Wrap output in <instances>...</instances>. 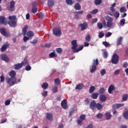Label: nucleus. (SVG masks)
Listing matches in <instances>:
<instances>
[{
    "instance_id": "9b49d317",
    "label": "nucleus",
    "mask_w": 128,
    "mask_h": 128,
    "mask_svg": "<svg viewBox=\"0 0 128 128\" xmlns=\"http://www.w3.org/2000/svg\"><path fill=\"white\" fill-rule=\"evenodd\" d=\"M18 22V21L16 20H10V21L8 24L11 28H16V24Z\"/></svg>"
},
{
    "instance_id": "a19ab883",
    "label": "nucleus",
    "mask_w": 128,
    "mask_h": 128,
    "mask_svg": "<svg viewBox=\"0 0 128 128\" xmlns=\"http://www.w3.org/2000/svg\"><path fill=\"white\" fill-rule=\"evenodd\" d=\"M97 26L98 28H100V30H102V28H104V25H102V22H98L97 24Z\"/></svg>"
},
{
    "instance_id": "4d7b16f0",
    "label": "nucleus",
    "mask_w": 128,
    "mask_h": 128,
    "mask_svg": "<svg viewBox=\"0 0 128 128\" xmlns=\"http://www.w3.org/2000/svg\"><path fill=\"white\" fill-rule=\"evenodd\" d=\"M32 14H36L38 12V8H32Z\"/></svg>"
},
{
    "instance_id": "7ed1b4c3",
    "label": "nucleus",
    "mask_w": 128,
    "mask_h": 128,
    "mask_svg": "<svg viewBox=\"0 0 128 128\" xmlns=\"http://www.w3.org/2000/svg\"><path fill=\"white\" fill-rule=\"evenodd\" d=\"M105 18L106 20H107V26L110 28H112L114 25V23L112 22L114 19L111 17H110L108 16H106Z\"/></svg>"
},
{
    "instance_id": "bb28decb",
    "label": "nucleus",
    "mask_w": 128,
    "mask_h": 128,
    "mask_svg": "<svg viewBox=\"0 0 128 128\" xmlns=\"http://www.w3.org/2000/svg\"><path fill=\"white\" fill-rule=\"evenodd\" d=\"M122 43V37H120L117 39L116 46H120V44Z\"/></svg>"
},
{
    "instance_id": "423d86ee",
    "label": "nucleus",
    "mask_w": 128,
    "mask_h": 128,
    "mask_svg": "<svg viewBox=\"0 0 128 128\" xmlns=\"http://www.w3.org/2000/svg\"><path fill=\"white\" fill-rule=\"evenodd\" d=\"M16 5V2L14 0H12L10 2V6L8 7V10H9V12H14V10H16V8H14V6Z\"/></svg>"
},
{
    "instance_id": "09e8293b",
    "label": "nucleus",
    "mask_w": 128,
    "mask_h": 128,
    "mask_svg": "<svg viewBox=\"0 0 128 128\" xmlns=\"http://www.w3.org/2000/svg\"><path fill=\"white\" fill-rule=\"evenodd\" d=\"M100 74L102 76H104V74H106V70L102 69V70H101Z\"/></svg>"
},
{
    "instance_id": "864d4df0",
    "label": "nucleus",
    "mask_w": 128,
    "mask_h": 128,
    "mask_svg": "<svg viewBox=\"0 0 128 128\" xmlns=\"http://www.w3.org/2000/svg\"><path fill=\"white\" fill-rule=\"evenodd\" d=\"M25 70L27 71L30 70H32V67L30 64H28L26 66Z\"/></svg>"
},
{
    "instance_id": "aec40b11",
    "label": "nucleus",
    "mask_w": 128,
    "mask_h": 128,
    "mask_svg": "<svg viewBox=\"0 0 128 128\" xmlns=\"http://www.w3.org/2000/svg\"><path fill=\"white\" fill-rule=\"evenodd\" d=\"M48 8H52L54 6V0H48Z\"/></svg>"
},
{
    "instance_id": "a211bd4d",
    "label": "nucleus",
    "mask_w": 128,
    "mask_h": 128,
    "mask_svg": "<svg viewBox=\"0 0 128 128\" xmlns=\"http://www.w3.org/2000/svg\"><path fill=\"white\" fill-rule=\"evenodd\" d=\"M90 72L94 74L96 70V66L94 65H92L90 66Z\"/></svg>"
},
{
    "instance_id": "72a5a7b5",
    "label": "nucleus",
    "mask_w": 128,
    "mask_h": 128,
    "mask_svg": "<svg viewBox=\"0 0 128 128\" xmlns=\"http://www.w3.org/2000/svg\"><path fill=\"white\" fill-rule=\"evenodd\" d=\"M96 108L98 110H100L102 109L103 106L100 104L98 103L96 104Z\"/></svg>"
},
{
    "instance_id": "58836bf2",
    "label": "nucleus",
    "mask_w": 128,
    "mask_h": 128,
    "mask_svg": "<svg viewBox=\"0 0 128 128\" xmlns=\"http://www.w3.org/2000/svg\"><path fill=\"white\" fill-rule=\"evenodd\" d=\"M20 64L23 66H26V64H28V60L24 58V60Z\"/></svg>"
},
{
    "instance_id": "f704fd0d",
    "label": "nucleus",
    "mask_w": 128,
    "mask_h": 128,
    "mask_svg": "<svg viewBox=\"0 0 128 128\" xmlns=\"http://www.w3.org/2000/svg\"><path fill=\"white\" fill-rule=\"evenodd\" d=\"M128 94H124L122 95V100L123 102H126V100H128Z\"/></svg>"
},
{
    "instance_id": "0e129e2a",
    "label": "nucleus",
    "mask_w": 128,
    "mask_h": 128,
    "mask_svg": "<svg viewBox=\"0 0 128 128\" xmlns=\"http://www.w3.org/2000/svg\"><path fill=\"white\" fill-rule=\"evenodd\" d=\"M122 66L124 68H126L128 66V62H124L122 64Z\"/></svg>"
},
{
    "instance_id": "c85d7f7f",
    "label": "nucleus",
    "mask_w": 128,
    "mask_h": 128,
    "mask_svg": "<svg viewBox=\"0 0 128 128\" xmlns=\"http://www.w3.org/2000/svg\"><path fill=\"white\" fill-rule=\"evenodd\" d=\"M123 116L125 120H128V110H126L124 111V113L123 114Z\"/></svg>"
},
{
    "instance_id": "4c0bfd02",
    "label": "nucleus",
    "mask_w": 128,
    "mask_h": 128,
    "mask_svg": "<svg viewBox=\"0 0 128 128\" xmlns=\"http://www.w3.org/2000/svg\"><path fill=\"white\" fill-rule=\"evenodd\" d=\"M106 120H110V118H112V115L110 114V112H106Z\"/></svg>"
},
{
    "instance_id": "680f3d73",
    "label": "nucleus",
    "mask_w": 128,
    "mask_h": 128,
    "mask_svg": "<svg viewBox=\"0 0 128 128\" xmlns=\"http://www.w3.org/2000/svg\"><path fill=\"white\" fill-rule=\"evenodd\" d=\"M80 118L81 120H86V115L85 114H82L80 116Z\"/></svg>"
},
{
    "instance_id": "338daca9",
    "label": "nucleus",
    "mask_w": 128,
    "mask_h": 128,
    "mask_svg": "<svg viewBox=\"0 0 128 128\" xmlns=\"http://www.w3.org/2000/svg\"><path fill=\"white\" fill-rule=\"evenodd\" d=\"M96 117L98 118H102V114L100 113H98L96 115Z\"/></svg>"
},
{
    "instance_id": "473e14b6",
    "label": "nucleus",
    "mask_w": 128,
    "mask_h": 128,
    "mask_svg": "<svg viewBox=\"0 0 128 128\" xmlns=\"http://www.w3.org/2000/svg\"><path fill=\"white\" fill-rule=\"evenodd\" d=\"M34 36V32H32V31H29L27 32V36L28 38H32Z\"/></svg>"
},
{
    "instance_id": "8fccbe9b",
    "label": "nucleus",
    "mask_w": 128,
    "mask_h": 128,
    "mask_svg": "<svg viewBox=\"0 0 128 128\" xmlns=\"http://www.w3.org/2000/svg\"><path fill=\"white\" fill-rule=\"evenodd\" d=\"M102 44L106 48H108V46H110V43L108 42H102Z\"/></svg>"
},
{
    "instance_id": "49530a36",
    "label": "nucleus",
    "mask_w": 128,
    "mask_h": 128,
    "mask_svg": "<svg viewBox=\"0 0 128 128\" xmlns=\"http://www.w3.org/2000/svg\"><path fill=\"white\" fill-rule=\"evenodd\" d=\"M52 91L53 94H56L58 92V87L56 86H54L52 88Z\"/></svg>"
},
{
    "instance_id": "4be33fe9",
    "label": "nucleus",
    "mask_w": 128,
    "mask_h": 128,
    "mask_svg": "<svg viewBox=\"0 0 128 128\" xmlns=\"http://www.w3.org/2000/svg\"><path fill=\"white\" fill-rule=\"evenodd\" d=\"M74 8L76 10H80L82 8V6H80V3L77 2L75 4Z\"/></svg>"
},
{
    "instance_id": "13d9d810",
    "label": "nucleus",
    "mask_w": 128,
    "mask_h": 128,
    "mask_svg": "<svg viewBox=\"0 0 128 128\" xmlns=\"http://www.w3.org/2000/svg\"><path fill=\"white\" fill-rule=\"evenodd\" d=\"M56 52H58V54H62V48H57Z\"/></svg>"
},
{
    "instance_id": "f3484780",
    "label": "nucleus",
    "mask_w": 128,
    "mask_h": 128,
    "mask_svg": "<svg viewBox=\"0 0 128 128\" xmlns=\"http://www.w3.org/2000/svg\"><path fill=\"white\" fill-rule=\"evenodd\" d=\"M124 106V104H114L112 106V108H120L122 106Z\"/></svg>"
},
{
    "instance_id": "39448f33",
    "label": "nucleus",
    "mask_w": 128,
    "mask_h": 128,
    "mask_svg": "<svg viewBox=\"0 0 128 128\" xmlns=\"http://www.w3.org/2000/svg\"><path fill=\"white\" fill-rule=\"evenodd\" d=\"M52 30L54 36H62V31L60 28H53Z\"/></svg>"
},
{
    "instance_id": "bf43d9fd",
    "label": "nucleus",
    "mask_w": 128,
    "mask_h": 128,
    "mask_svg": "<svg viewBox=\"0 0 128 128\" xmlns=\"http://www.w3.org/2000/svg\"><path fill=\"white\" fill-rule=\"evenodd\" d=\"M86 42H90V34H88L86 36Z\"/></svg>"
},
{
    "instance_id": "412c9836",
    "label": "nucleus",
    "mask_w": 128,
    "mask_h": 128,
    "mask_svg": "<svg viewBox=\"0 0 128 128\" xmlns=\"http://www.w3.org/2000/svg\"><path fill=\"white\" fill-rule=\"evenodd\" d=\"M116 90V87H114V86L111 84L110 86L108 87V92L109 94H112V92L113 90Z\"/></svg>"
},
{
    "instance_id": "dca6fc26",
    "label": "nucleus",
    "mask_w": 128,
    "mask_h": 128,
    "mask_svg": "<svg viewBox=\"0 0 128 128\" xmlns=\"http://www.w3.org/2000/svg\"><path fill=\"white\" fill-rule=\"evenodd\" d=\"M46 118L48 120L52 122V114L51 112H47L46 114Z\"/></svg>"
},
{
    "instance_id": "37998d69",
    "label": "nucleus",
    "mask_w": 128,
    "mask_h": 128,
    "mask_svg": "<svg viewBox=\"0 0 128 128\" xmlns=\"http://www.w3.org/2000/svg\"><path fill=\"white\" fill-rule=\"evenodd\" d=\"M98 59L96 58V60H93V63L92 65L93 66H98Z\"/></svg>"
},
{
    "instance_id": "0eeeda50",
    "label": "nucleus",
    "mask_w": 128,
    "mask_h": 128,
    "mask_svg": "<svg viewBox=\"0 0 128 128\" xmlns=\"http://www.w3.org/2000/svg\"><path fill=\"white\" fill-rule=\"evenodd\" d=\"M0 32L2 36H6V38H10V33H7L6 30L4 28L0 29Z\"/></svg>"
},
{
    "instance_id": "603ef678",
    "label": "nucleus",
    "mask_w": 128,
    "mask_h": 128,
    "mask_svg": "<svg viewBox=\"0 0 128 128\" xmlns=\"http://www.w3.org/2000/svg\"><path fill=\"white\" fill-rule=\"evenodd\" d=\"M126 12V7H121L120 8V12Z\"/></svg>"
},
{
    "instance_id": "4468645a",
    "label": "nucleus",
    "mask_w": 128,
    "mask_h": 128,
    "mask_svg": "<svg viewBox=\"0 0 128 128\" xmlns=\"http://www.w3.org/2000/svg\"><path fill=\"white\" fill-rule=\"evenodd\" d=\"M10 46V44L8 42H6L5 44L3 45V46H2L0 48V50L2 52H4Z\"/></svg>"
},
{
    "instance_id": "3c124183",
    "label": "nucleus",
    "mask_w": 128,
    "mask_h": 128,
    "mask_svg": "<svg viewBox=\"0 0 128 128\" xmlns=\"http://www.w3.org/2000/svg\"><path fill=\"white\" fill-rule=\"evenodd\" d=\"M105 90H104V88H102L99 90V93L100 94H103L104 93Z\"/></svg>"
},
{
    "instance_id": "7c9ffc66",
    "label": "nucleus",
    "mask_w": 128,
    "mask_h": 128,
    "mask_svg": "<svg viewBox=\"0 0 128 128\" xmlns=\"http://www.w3.org/2000/svg\"><path fill=\"white\" fill-rule=\"evenodd\" d=\"M42 88L44 90H46L48 88V84L47 82H44L42 85Z\"/></svg>"
},
{
    "instance_id": "c756f323",
    "label": "nucleus",
    "mask_w": 128,
    "mask_h": 128,
    "mask_svg": "<svg viewBox=\"0 0 128 128\" xmlns=\"http://www.w3.org/2000/svg\"><path fill=\"white\" fill-rule=\"evenodd\" d=\"M49 56L50 58H56L58 55H56L55 52H52L50 54Z\"/></svg>"
},
{
    "instance_id": "6e6552de",
    "label": "nucleus",
    "mask_w": 128,
    "mask_h": 128,
    "mask_svg": "<svg viewBox=\"0 0 128 128\" xmlns=\"http://www.w3.org/2000/svg\"><path fill=\"white\" fill-rule=\"evenodd\" d=\"M71 44L72 46V50H74L76 48H78V42H77V40H72V42H71Z\"/></svg>"
},
{
    "instance_id": "f8f14e48",
    "label": "nucleus",
    "mask_w": 128,
    "mask_h": 128,
    "mask_svg": "<svg viewBox=\"0 0 128 128\" xmlns=\"http://www.w3.org/2000/svg\"><path fill=\"white\" fill-rule=\"evenodd\" d=\"M9 76H10L12 78H14L15 80H16V72L14 70H11L9 72Z\"/></svg>"
},
{
    "instance_id": "e433bc0d",
    "label": "nucleus",
    "mask_w": 128,
    "mask_h": 128,
    "mask_svg": "<svg viewBox=\"0 0 128 128\" xmlns=\"http://www.w3.org/2000/svg\"><path fill=\"white\" fill-rule=\"evenodd\" d=\"M54 84L56 86H58L59 84H60V78H57L55 79Z\"/></svg>"
},
{
    "instance_id": "5fc2aeb1",
    "label": "nucleus",
    "mask_w": 128,
    "mask_h": 128,
    "mask_svg": "<svg viewBox=\"0 0 128 128\" xmlns=\"http://www.w3.org/2000/svg\"><path fill=\"white\" fill-rule=\"evenodd\" d=\"M108 56V52H106V51L104 52L103 53V56L104 58H106Z\"/></svg>"
},
{
    "instance_id": "393cba45",
    "label": "nucleus",
    "mask_w": 128,
    "mask_h": 128,
    "mask_svg": "<svg viewBox=\"0 0 128 128\" xmlns=\"http://www.w3.org/2000/svg\"><path fill=\"white\" fill-rule=\"evenodd\" d=\"M27 28H28V26H25L22 28V33L23 36H26V32H28Z\"/></svg>"
},
{
    "instance_id": "a18cd8bd",
    "label": "nucleus",
    "mask_w": 128,
    "mask_h": 128,
    "mask_svg": "<svg viewBox=\"0 0 128 128\" xmlns=\"http://www.w3.org/2000/svg\"><path fill=\"white\" fill-rule=\"evenodd\" d=\"M124 24H126V19L123 18L120 22V26H124Z\"/></svg>"
},
{
    "instance_id": "2f4dec72",
    "label": "nucleus",
    "mask_w": 128,
    "mask_h": 128,
    "mask_svg": "<svg viewBox=\"0 0 128 128\" xmlns=\"http://www.w3.org/2000/svg\"><path fill=\"white\" fill-rule=\"evenodd\" d=\"M84 48V46H81L78 48H76L74 50H73L72 52H78L80 50H82Z\"/></svg>"
},
{
    "instance_id": "de8ad7c7",
    "label": "nucleus",
    "mask_w": 128,
    "mask_h": 128,
    "mask_svg": "<svg viewBox=\"0 0 128 128\" xmlns=\"http://www.w3.org/2000/svg\"><path fill=\"white\" fill-rule=\"evenodd\" d=\"M98 9H95L94 10H93L91 11L90 12V14H98Z\"/></svg>"
},
{
    "instance_id": "1a4fd4ad",
    "label": "nucleus",
    "mask_w": 128,
    "mask_h": 128,
    "mask_svg": "<svg viewBox=\"0 0 128 128\" xmlns=\"http://www.w3.org/2000/svg\"><path fill=\"white\" fill-rule=\"evenodd\" d=\"M0 58L1 60H4V62H10V59L8 58V57L6 54H1Z\"/></svg>"
},
{
    "instance_id": "f03ea898",
    "label": "nucleus",
    "mask_w": 128,
    "mask_h": 128,
    "mask_svg": "<svg viewBox=\"0 0 128 128\" xmlns=\"http://www.w3.org/2000/svg\"><path fill=\"white\" fill-rule=\"evenodd\" d=\"M6 82L10 86H14L16 82V79L14 78H12L8 76H6L5 79Z\"/></svg>"
},
{
    "instance_id": "774afa93",
    "label": "nucleus",
    "mask_w": 128,
    "mask_h": 128,
    "mask_svg": "<svg viewBox=\"0 0 128 128\" xmlns=\"http://www.w3.org/2000/svg\"><path fill=\"white\" fill-rule=\"evenodd\" d=\"M124 56H128V48H126L125 50V54H124Z\"/></svg>"
},
{
    "instance_id": "ea45409f",
    "label": "nucleus",
    "mask_w": 128,
    "mask_h": 128,
    "mask_svg": "<svg viewBox=\"0 0 128 128\" xmlns=\"http://www.w3.org/2000/svg\"><path fill=\"white\" fill-rule=\"evenodd\" d=\"M66 2L68 6H72V4H74L72 0H66Z\"/></svg>"
},
{
    "instance_id": "6ab92c4d",
    "label": "nucleus",
    "mask_w": 128,
    "mask_h": 128,
    "mask_svg": "<svg viewBox=\"0 0 128 128\" xmlns=\"http://www.w3.org/2000/svg\"><path fill=\"white\" fill-rule=\"evenodd\" d=\"M14 70H20L22 68V64L21 63H18L17 64H15L14 65Z\"/></svg>"
},
{
    "instance_id": "9d476101",
    "label": "nucleus",
    "mask_w": 128,
    "mask_h": 128,
    "mask_svg": "<svg viewBox=\"0 0 128 128\" xmlns=\"http://www.w3.org/2000/svg\"><path fill=\"white\" fill-rule=\"evenodd\" d=\"M6 18L4 16H0V24H8V22H6Z\"/></svg>"
},
{
    "instance_id": "20e7f679",
    "label": "nucleus",
    "mask_w": 128,
    "mask_h": 128,
    "mask_svg": "<svg viewBox=\"0 0 128 128\" xmlns=\"http://www.w3.org/2000/svg\"><path fill=\"white\" fill-rule=\"evenodd\" d=\"M112 62L113 64H118V55L116 54H114L112 56Z\"/></svg>"
},
{
    "instance_id": "6e6d98bb",
    "label": "nucleus",
    "mask_w": 128,
    "mask_h": 128,
    "mask_svg": "<svg viewBox=\"0 0 128 128\" xmlns=\"http://www.w3.org/2000/svg\"><path fill=\"white\" fill-rule=\"evenodd\" d=\"M104 34L102 32H100L98 35L99 38H104Z\"/></svg>"
},
{
    "instance_id": "69168bd1",
    "label": "nucleus",
    "mask_w": 128,
    "mask_h": 128,
    "mask_svg": "<svg viewBox=\"0 0 128 128\" xmlns=\"http://www.w3.org/2000/svg\"><path fill=\"white\" fill-rule=\"evenodd\" d=\"M10 100H6L5 102V106H10Z\"/></svg>"
},
{
    "instance_id": "b1692460",
    "label": "nucleus",
    "mask_w": 128,
    "mask_h": 128,
    "mask_svg": "<svg viewBox=\"0 0 128 128\" xmlns=\"http://www.w3.org/2000/svg\"><path fill=\"white\" fill-rule=\"evenodd\" d=\"M84 84L80 83L76 86V90H82V88H84Z\"/></svg>"
},
{
    "instance_id": "e2e57ef3",
    "label": "nucleus",
    "mask_w": 128,
    "mask_h": 128,
    "mask_svg": "<svg viewBox=\"0 0 128 128\" xmlns=\"http://www.w3.org/2000/svg\"><path fill=\"white\" fill-rule=\"evenodd\" d=\"M32 8H38L36 2H34L32 3Z\"/></svg>"
},
{
    "instance_id": "2eb2a0df",
    "label": "nucleus",
    "mask_w": 128,
    "mask_h": 128,
    "mask_svg": "<svg viewBox=\"0 0 128 128\" xmlns=\"http://www.w3.org/2000/svg\"><path fill=\"white\" fill-rule=\"evenodd\" d=\"M96 106V101L93 100L92 102L90 104V108L92 110H94V108Z\"/></svg>"
},
{
    "instance_id": "a878e982",
    "label": "nucleus",
    "mask_w": 128,
    "mask_h": 128,
    "mask_svg": "<svg viewBox=\"0 0 128 128\" xmlns=\"http://www.w3.org/2000/svg\"><path fill=\"white\" fill-rule=\"evenodd\" d=\"M61 106H62V108H64V110H66V100H63L62 102H61Z\"/></svg>"
},
{
    "instance_id": "79ce46f5",
    "label": "nucleus",
    "mask_w": 128,
    "mask_h": 128,
    "mask_svg": "<svg viewBox=\"0 0 128 128\" xmlns=\"http://www.w3.org/2000/svg\"><path fill=\"white\" fill-rule=\"evenodd\" d=\"M102 2V0H95L94 4H96V6H98L99 4H100Z\"/></svg>"
},
{
    "instance_id": "cd10ccee",
    "label": "nucleus",
    "mask_w": 128,
    "mask_h": 128,
    "mask_svg": "<svg viewBox=\"0 0 128 128\" xmlns=\"http://www.w3.org/2000/svg\"><path fill=\"white\" fill-rule=\"evenodd\" d=\"M98 94L96 92H94L92 94L91 98H93V100H96L98 98Z\"/></svg>"
},
{
    "instance_id": "c9c22d12",
    "label": "nucleus",
    "mask_w": 128,
    "mask_h": 128,
    "mask_svg": "<svg viewBox=\"0 0 128 128\" xmlns=\"http://www.w3.org/2000/svg\"><path fill=\"white\" fill-rule=\"evenodd\" d=\"M94 90H96V87L94 86H91L89 90L90 94H92L94 92Z\"/></svg>"
},
{
    "instance_id": "5701e85b",
    "label": "nucleus",
    "mask_w": 128,
    "mask_h": 128,
    "mask_svg": "<svg viewBox=\"0 0 128 128\" xmlns=\"http://www.w3.org/2000/svg\"><path fill=\"white\" fill-rule=\"evenodd\" d=\"M99 98L100 102H104L106 100V96L105 95L101 94Z\"/></svg>"
},
{
    "instance_id": "c03bdc74",
    "label": "nucleus",
    "mask_w": 128,
    "mask_h": 128,
    "mask_svg": "<svg viewBox=\"0 0 128 128\" xmlns=\"http://www.w3.org/2000/svg\"><path fill=\"white\" fill-rule=\"evenodd\" d=\"M8 18L10 20H16V16H9Z\"/></svg>"
},
{
    "instance_id": "052dcab7",
    "label": "nucleus",
    "mask_w": 128,
    "mask_h": 128,
    "mask_svg": "<svg viewBox=\"0 0 128 128\" xmlns=\"http://www.w3.org/2000/svg\"><path fill=\"white\" fill-rule=\"evenodd\" d=\"M30 40V37L24 36L23 40L24 42H28V40Z\"/></svg>"
},
{
    "instance_id": "f257e3e1",
    "label": "nucleus",
    "mask_w": 128,
    "mask_h": 128,
    "mask_svg": "<svg viewBox=\"0 0 128 128\" xmlns=\"http://www.w3.org/2000/svg\"><path fill=\"white\" fill-rule=\"evenodd\" d=\"M116 3H114L110 7V10L112 12L110 14V16H114L115 18H118L120 16V12H118V11H116V9H114V6H116Z\"/></svg>"
},
{
    "instance_id": "ddd939ff",
    "label": "nucleus",
    "mask_w": 128,
    "mask_h": 128,
    "mask_svg": "<svg viewBox=\"0 0 128 128\" xmlns=\"http://www.w3.org/2000/svg\"><path fill=\"white\" fill-rule=\"evenodd\" d=\"M79 26L81 28V30H84L88 28V24L86 22H84L83 24H80Z\"/></svg>"
}]
</instances>
